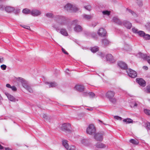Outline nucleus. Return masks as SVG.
<instances>
[{"label": "nucleus", "mask_w": 150, "mask_h": 150, "mask_svg": "<svg viewBox=\"0 0 150 150\" xmlns=\"http://www.w3.org/2000/svg\"><path fill=\"white\" fill-rule=\"evenodd\" d=\"M66 18L65 17L61 16H56L54 17V20L56 23H53L52 27L57 31L59 30V28L61 25H67Z\"/></svg>", "instance_id": "1"}, {"label": "nucleus", "mask_w": 150, "mask_h": 150, "mask_svg": "<svg viewBox=\"0 0 150 150\" xmlns=\"http://www.w3.org/2000/svg\"><path fill=\"white\" fill-rule=\"evenodd\" d=\"M15 80L16 81L21 83L23 87L29 92L31 93L33 92V91L32 88L25 83V81L23 79L20 77L15 78Z\"/></svg>", "instance_id": "2"}, {"label": "nucleus", "mask_w": 150, "mask_h": 150, "mask_svg": "<svg viewBox=\"0 0 150 150\" xmlns=\"http://www.w3.org/2000/svg\"><path fill=\"white\" fill-rule=\"evenodd\" d=\"M115 92L112 91H108L105 94L106 97L108 98L109 100L113 103H115L116 102V99L114 98Z\"/></svg>", "instance_id": "3"}, {"label": "nucleus", "mask_w": 150, "mask_h": 150, "mask_svg": "<svg viewBox=\"0 0 150 150\" xmlns=\"http://www.w3.org/2000/svg\"><path fill=\"white\" fill-rule=\"evenodd\" d=\"M64 8L67 11L71 12H76L78 11L77 7L70 4L66 5L64 6Z\"/></svg>", "instance_id": "4"}, {"label": "nucleus", "mask_w": 150, "mask_h": 150, "mask_svg": "<svg viewBox=\"0 0 150 150\" xmlns=\"http://www.w3.org/2000/svg\"><path fill=\"white\" fill-rule=\"evenodd\" d=\"M86 131L87 134L91 135H93L95 134L96 130L94 125L91 124L87 128Z\"/></svg>", "instance_id": "5"}, {"label": "nucleus", "mask_w": 150, "mask_h": 150, "mask_svg": "<svg viewBox=\"0 0 150 150\" xmlns=\"http://www.w3.org/2000/svg\"><path fill=\"white\" fill-rule=\"evenodd\" d=\"M78 23V21L77 20H75L72 21L71 25H75L74 28V30L77 32H79L82 31V28L80 25H77Z\"/></svg>", "instance_id": "6"}, {"label": "nucleus", "mask_w": 150, "mask_h": 150, "mask_svg": "<svg viewBox=\"0 0 150 150\" xmlns=\"http://www.w3.org/2000/svg\"><path fill=\"white\" fill-rule=\"evenodd\" d=\"M61 129L62 131L70 132L71 129V125L68 123H64L62 125Z\"/></svg>", "instance_id": "7"}, {"label": "nucleus", "mask_w": 150, "mask_h": 150, "mask_svg": "<svg viewBox=\"0 0 150 150\" xmlns=\"http://www.w3.org/2000/svg\"><path fill=\"white\" fill-rule=\"evenodd\" d=\"M138 57L142 58L144 60H146L150 64V56L144 54L141 52L137 54Z\"/></svg>", "instance_id": "8"}, {"label": "nucleus", "mask_w": 150, "mask_h": 150, "mask_svg": "<svg viewBox=\"0 0 150 150\" xmlns=\"http://www.w3.org/2000/svg\"><path fill=\"white\" fill-rule=\"evenodd\" d=\"M126 72L128 75L131 78H134L137 76L136 72L131 69H127Z\"/></svg>", "instance_id": "9"}, {"label": "nucleus", "mask_w": 150, "mask_h": 150, "mask_svg": "<svg viewBox=\"0 0 150 150\" xmlns=\"http://www.w3.org/2000/svg\"><path fill=\"white\" fill-rule=\"evenodd\" d=\"M97 33L99 36L103 37L106 36L107 32L105 29L101 28L98 30Z\"/></svg>", "instance_id": "10"}, {"label": "nucleus", "mask_w": 150, "mask_h": 150, "mask_svg": "<svg viewBox=\"0 0 150 150\" xmlns=\"http://www.w3.org/2000/svg\"><path fill=\"white\" fill-rule=\"evenodd\" d=\"M41 14V11L35 9L32 10L30 12L31 15L34 17L40 16Z\"/></svg>", "instance_id": "11"}, {"label": "nucleus", "mask_w": 150, "mask_h": 150, "mask_svg": "<svg viewBox=\"0 0 150 150\" xmlns=\"http://www.w3.org/2000/svg\"><path fill=\"white\" fill-rule=\"evenodd\" d=\"M118 65L122 69H127V67L125 62L122 61H119L118 62Z\"/></svg>", "instance_id": "12"}, {"label": "nucleus", "mask_w": 150, "mask_h": 150, "mask_svg": "<svg viewBox=\"0 0 150 150\" xmlns=\"http://www.w3.org/2000/svg\"><path fill=\"white\" fill-rule=\"evenodd\" d=\"M94 138L98 141H102L103 140V134L101 133H97L94 136Z\"/></svg>", "instance_id": "13"}, {"label": "nucleus", "mask_w": 150, "mask_h": 150, "mask_svg": "<svg viewBox=\"0 0 150 150\" xmlns=\"http://www.w3.org/2000/svg\"><path fill=\"white\" fill-rule=\"evenodd\" d=\"M5 94L7 97L8 99L10 101L13 102H15L16 101H18V99H16L14 97L10 94L8 93H5Z\"/></svg>", "instance_id": "14"}, {"label": "nucleus", "mask_w": 150, "mask_h": 150, "mask_svg": "<svg viewBox=\"0 0 150 150\" xmlns=\"http://www.w3.org/2000/svg\"><path fill=\"white\" fill-rule=\"evenodd\" d=\"M122 24L126 28L128 29H130L132 27V24L129 21H125L122 22Z\"/></svg>", "instance_id": "15"}, {"label": "nucleus", "mask_w": 150, "mask_h": 150, "mask_svg": "<svg viewBox=\"0 0 150 150\" xmlns=\"http://www.w3.org/2000/svg\"><path fill=\"white\" fill-rule=\"evenodd\" d=\"M141 103L137 101H134L130 103V106L132 108H135L141 106Z\"/></svg>", "instance_id": "16"}, {"label": "nucleus", "mask_w": 150, "mask_h": 150, "mask_svg": "<svg viewBox=\"0 0 150 150\" xmlns=\"http://www.w3.org/2000/svg\"><path fill=\"white\" fill-rule=\"evenodd\" d=\"M14 7L8 6H6L5 11L8 13H11L14 10Z\"/></svg>", "instance_id": "17"}, {"label": "nucleus", "mask_w": 150, "mask_h": 150, "mask_svg": "<svg viewBox=\"0 0 150 150\" xmlns=\"http://www.w3.org/2000/svg\"><path fill=\"white\" fill-rule=\"evenodd\" d=\"M137 82L140 86H144L146 85V82L142 79L137 78L136 79Z\"/></svg>", "instance_id": "18"}, {"label": "nucleus", "mask_w": 150, "mask_h": 150, "mask_svg": "<svg viewBox=\"0 0 150 150\" xmlns=\"http://www.w3.org/2000/svg\"><path fill=\"white\" fill-rule=\"evenodd\" d=\"M74 88L79 92H82L84 90V87L83 85H77L75 86Z\"/></svg>", "instance_id": "19"}, {"label": "nucleus", "mask_w": 150, "mask_h": 150, "mask_svg": "<svg viewBox=\"0 0 150 150\" xmlns=\"http://www.w3.org/2000/svg\"><path fill=\"white\" fill-rule=\"evenodd\" d=\"M96 147L100 149H103L106 147V146L105 144L101 142L97 143L96 144Z\"/></svg>", "instance_id": "20"}, {"label": "nucleus", "mask_w": 150, "mask_h": 150, "mask_svg": "<svg viewBox=\"0 0 150 150\" xmlns=\"http://www.w3.org/2000/svg\"><path fill=\"white\" fill-rule=\"evenodd\" d=\"M112 21L116 23L118 25H122V22L120 21V19L116 17H114L113 18Z\"/></svg>", "instance_id": "21"}, {"label": "nucleus", "mask_w": 150, "mask_h": 150, "mask_svg": "<svg viewBox=\"0 0 150 150\" xmlns=\"http://www.w3.org/2000/svg\"><path fill=\"white\" fill-rule=\"evenodd\" d=\"M106 58L107 61L109 62L113 61V58L112 55L111 54H108L106 56Z\"/></svg>", "instance_id": "22"}, {"label": "nucleus", "mask_w": 150, "mask_h": 150, "mask_svg": "<svg viewBox=\"0 0 150 150\" xmlns=\"http://www.w3.org/2000/svg\"><path fill=\"white\" fill-rule=\"evenodd\" d=\"M103 45L105 46H107L109 45L110 43V42L106 39H104L102 40Z\"/></svg>", "instance_id": "23"}, {"label": "nucleus", "mask_w": 150, "mask_h": 150, "mask_svg": "<svg viewBox=\"0 0 150 150\" xmlns=\"http://www.w3.org/2000/svg\"><path fill=\"white\" fill-rule=\"evenodd\" d=\"M60 33L63 35L65 36L68 35V34L65 29L62 28L61 29L60 31Z\"/></svg>", "instance_id": "24"}, {"label": "nucleus", "mask_w": 150, "mask_h": 150, "mask_svg": "<svg viewBox=\"0 0 150 150\" xmlns=\"http://www.w3.org/2000/svg\"><path fill=\"white\" fill-rule=\"evenodd\" d=\"M81 143L83 145L86 146H88L89 145V142L88 140L86 139H83L81 141Z\"/></svg>", "instance_id": "25"}, {"label": "nucleus", "mask_w": 150, "mask_h": 150, "mask_svg": "<svg viewBox=\"0 0 150 150\" xmlns=\"http://www.w3.org/2000/svg\"><path fill=\"white\" fill-rule=\"evenodd\" d=\"M31 11L27 8H25L23 9L22 12L24 14H28L30 13V14Z\"/></svg>", "instance_id": "26"}, {"label": "nucleus", "mask_w": 150, "mask_h": 150, "mask_svg": "<svg viewBox=\"0 0 150 150\" xmlns=\"http://www.w3.org/2000/svg\"><path fill=\"white\" fill-rule=\"evenodd\" d=\"M82 17L84 19L87 20L90 19L92 17L91 15L85 14H83Z\"/></svg>", "instance_id": "27"}, {"label": "nucleus", "mask_w": 150, "mask_h": 150, "mask_svg": "<svg viewBox=\"0 0 150 150\" xmlns=\"http://www.w3.org/2000/svg\"><path fill=\"white\" fill-rule=\"evenodd\" d=\"M83 8L88 11H90L92 9V7L91 5L89 4L84 6H83Z\"/></svg>", "instance_id": "28"}, {"label": "nucleus", "mask_w": 150, "mask_h": 150, "mask_svg": "<svg viewBox=\"0 0 150 150\" xmlns=\"http://www.w3.org/2000/svg\"><path fill=\"white\" fill-rule=\"evenodd\" d=\"M62 145L66 149L69 146L67 143V141L65 140H62Z\"/></svg>", "instance_id": "29"}, {"label": "nucleus", "mask_w": 150, "mask_h": 150, "mask_svg": "<svg viewBox=\"0 0 150 150\" xmlns=\"http://www.w3.org/2000/svg\"><path fill=\"white\" fill-rule=\"evenodd\" d=\"M47 84H49V87H55L57 85V83L55 82H51L49 83L48 82L46 83Z\"/></svg>", "instance_id": "30"}, {"label": "nucleus", "mask_w": 150, "mask_h": 150, "mask_svg": "<svg viewBox=\"0 0 150 150\" xmlns=\"http://www.w3.org/2000/svg\"><path fill=\"white\" fill-rule=\"evenodd\" d=\"M98 50V47L97 46H95L94 47H92L91 48V51L93 53L96 52Z\"/></svg>", "instance_id": "31"}, {"label": "nucleus", "mask_w": 150, "mask_h": 150, "mask_svg": "<svg viewBox=\"0 0 150 150\" xmlns=\"http://www.w3.org/2000/svg\"><path fill=\"white\" fill-rule=\"evenodd\" d=\"M123 121L126 122V123H130L132 122L133 120L130 118H127L124 119L123 120Z\"/></svg>", "instance_id": "32"}, {"label": "nucleus", "mask_w": 150, "mask_h": 150, "mask_svg": "<svg viewBox=\"0 0 150 150\" xmlns=\"http://www.w3.org/2000/svg\"><path fill=\"white\" fill-rule=\"evenodd\" d=\"M144 39L146 40H150V35L145 33L143 37Z\"/></svg>", "instance_id": "33"}, {"label": "nucleus", "mask_w": 150, "mask_h": 150, "mask_svg": "<svg viewBox=\"0 0 150 150\" xmlns=\"http://www.w3.org/2000/svg\"><path fill=\"white\" fill-rule=\"evenodd\" d=\"M127 11L128 13H130L134 17H136L137 16L135 13L130 9H127Z\"/></svg>", "instance_id": "34"}, {"label": "nucleus", "mask_w": 150, "mask_h": 150, "mask_svg": "<svg viewBox=\"0 0 150 150\" xmlns=\"http://www.w3.org/2000/svg\"><path fill=\"white\" fill-rule=\"evenodd\" d=\"M102 13L104 15L109 16L110 14V12L107 10H105L102 11Z\"/></svg>", "instance_id": "35"}, {"label": "nucleus", "mask_w": 150, "mask_h": 150, "mask_svg": "<svg viewBox=\"0 0 150 150\" xmlns=\"http://www.w3.org/2000/svg\"><path fill=\"white\" fill-rule=\"evenodd\" d=\"M145 33L143 31L140 30V31H138L137 34H138V35L140 37H143L144 36V35L145 34Z\"/></svg>", "instance_id": "36"}, {"label": "nucleus", "mask_w": 150, "mask_h": 150, "mask_svg": "<svg viewBox=\"0 0 150 150\" xmlns=\"http://www.w3.org/2000/svg\"><path fill=\"white\" fill-rule=\"evenodd\" d=\"M45 16L46 17L49 18H52L54 17V15L53 14L51 13H46L45 14Z\"/></svg>", "instance_id": "37"}, {"label": "nucleus", "mask_w": 150, "mask_h": 150, "mask_svg": "<svg viewBox=\"0 0 150 150\" xmlns=\"http://www.w3.org/2000/svg\"><path fill=\"white\" fill-rule=\"evenodd\" d=\"M129 141L130 142L134 144H137L139 143V142L138 140H135L132 139L130 140Z\"/></svg>", "instance_id": "38"}, {"label": "nucleus", "mask_w": 150, "mask_h": 150, "mask_svg": "<svg viewBox=\"0 0 150 150\" xmlns=\"http://www.w3.org/2000/svg\"><path fill=\"white\" fill-rule=\"evenodd\" d=\"M88 95L91 98H95L96 97L95 94L92 92H89Z\"/></svg>", "instance_id": "39"}, {"label": "nucleus", "mask_w": 150, "mask_h": 150, "mask_svg": "<svg viewBox=\"0 0 150 150\" xmlns=\"http://www.w3.org/2000/svg\"><path fill=\"white\" fill-rule=\"evenodd\" d=\"M75 147L74 146H68L67 148H66L67 150H75Z\"/></svg>", "instance_id": "40"}, {"label": "nucleus", "mask_w": 150, "mask_h": 150, "mask_svg": "<svg viewBox=\"0 0 150 150\" xmlns=\"http://www.w3.org/2000/svg\"><path fill=\"white\" fill-rule=\"evenodd\" d=\"M6 6V5H4L2 4H0V10L2 11H5Z\"/></svg>", "instance_id": "41"}, {"label": "nucleus", "mask_w": 150, "mask_h": 150, "mask_svg": "<svg viewBox=\"0 0 150 150\" xmlns=\"http://www.w3.org/2000/svg\"><path fill=\"white\" fill-rule=\"evenodd\" d=\"M14 10L13 12H14L16 14H18L20 12V9L17 8L16 7H14Z\"/></svg>", "instance_id": "42"}, {"label": "nucleus", "mask_w": 150, "mask_h": 150, "mask_svg": "<svg viewBox=\"0 0 150 150\" xmlns=\"http://www.w3.org/2000/svg\"><path fill=\"white\" fill-rule=\"evenodd\" d=\"M144 112L146 115H150V110L147 109H144Z\"/></svg>", "instance_id": "43"}, {"label": "nucleus", "mask_w": 150, "mask_h": 150, "mask_svg": "<svg viewBox=\"0 0 150 150\" xmlns=\"http://www.w3.org/2000/svg\"><path fill=\"white\" fill-rule=\"evenodd\" d=\"M132 31L135 34H137L138 32V30L134 27L133 28H132Z\"/></svg>", "instance_id": "44"}, {"label": "nucleus", "mask_w": 150, "mask_h": 150, "mask_svg": "<svg viewBox=\"0 0 150 150\" xmlns=\"http://www.w3.org/2000/svg\"><path fill=\"white\" fill-rule=\"evenodd\" d=\"M145 26L147 30L150 31V23H148L145 25Z\"/></svg>", "instance_id": "45"}, {"label": "nucleus", "mask_w": 150, "mask_h": 150, "mask_svg": "<svg viewBox=\"0 0 150 150\" xmlns=\"http://www.w3.org/2000/svg\"><path fill=\"white\" fill-rule=\"evenodd\" d=\"M145 91L146 92L150 93V85H149L146 87Z\"/></svg>", "instance_id": "46"}, {"label": "nucleus", "mask_w": 150, "mask_h": 150, "mask_svg": "<svg viewBox=\"0 0 150 150\" xmlns=\"http://www.w3.org/2000/svg\"><path fill=\"white\" fill-rule=\"evenodd\" d=\"M146 128L147 129L150 130V123L147 122L146 124Z\"/></svg>", "instance_id": "47"}, {"label": "nucleus", "mask_w": 150, "mask_h": 150, "mask_svg": "<svg viewBox=\"0 0 150 150\" xmlns=\"http://www.w3.org/2000/svg\"><path fill=\"white\" fill-rule=\"evenodd\" d=\"M1 68L3 70H5L6 68V66L4 64L2 65L1 66Z\"/></svg>", "instance_id": "48"}, {"label": "nucleus", "mask_w": 150, "mask_h": 150, "mask_svg": "<svg viewBox=\"0 0 150 150\" xmlns=\"http://www.w3.org/2000/svg\"><path fill=\"white\" fill-rule=\"evenodd\" d=\"M82 95L83 96H87L89 95V93H87L86 92H83L82 93Z\"/></svg>", "instance_id": "49"}, {"label": "nucleus", "mask_w": 150, "mask_h": 150, "mask_svg": "<svg viewBox=\"0 0 150 150\" xmlns=\"http://www.w3.org/2000/svg\"><path fill=\"white\" fill-rule=\"evenodd\" d=\"M114 118L117 119V120H121L122 119V118L120 117L117 116H115L114 117Z\"/></svg>", "instance_id": "50"}, {"label": "nucleus", "mask_w": 150, "mask_h": 150, "mask_svg": "<svg viewBox=\"0 0 150 150\" xmlns=\"http://www.w3.org/2000/svg\"><path fill=\"white\" fill-rule=\"evenodd\" d=\"M129 45L127 44H125L124 49L125 50H127L129 49Z\"/></svg>", "instance_id": "51"}, {"label": "nucleus", "mask_w": 150, "mask_h": 150, "mask_svg": "<svg viewBox=\"0 0 150 150\" xmlns=\"http://www.w3.org/2000/svg\"><path fill=\"white\" fill-rule=\"evenodd\" d=\"M137 3L139 6L142 5V1L141 0H137Z\"/></svg>", "instance_id": "52"}, {"label": "nucleus", "mask_w": 150, "mask_h": 150, "mask_svg": "<svg viewBox=\"0 0 150 150\" xmlns=\"http://www.w3.org/2000/svg\"><path fill=\"white\" fill-rule=\"evenodd\" d=\"M21 26L23 27V28L27 29L28 30H30V26H26V25H21Z\"/></svg>", "instance_id": "53"}, {"label": "nucleus", "mask_w": 150, "mask_h": 150, "mask_svg": "<svg viewBox=\"0 0 150 150\" xmlns=\"http://www.w3.org/2000/svg\"><path fill=\"white\" fill-rule=\"evenodd\" d=\"M11 88L12 90L14 91H16L17 90L16 87L14 86H13L11 87Z\"/></svg>", "instance_id": "54"}, {"label": "nucleus", "mask_w": 150, "mask_h": 150, "mask_svg": "<svg viewBox=\"0 0 150 150\" xmlns=\"http://www.w3.org/2000/svg\"><path fill=\"white\" fill-rule=\"evenodd\" d=\"M98 54L102 57H104L105 56L104 54L103 53L101 52H98Z\"/></svg>", "instance_id": "55"}, {"label": "nucleus", "mask_w": 150, "mask_h": 150, "mask_svg": "<svg viewBox=\"0 0 150 150\" xmlns=\"http://www.w3.org/2000/svg\"><path fill=\"white\" fill-rule=\"evenodd\" d=\"M62 52L65 54H68V52L66 51V50H65V49H64L63 48H62Z\"/></svg>", "instance_id": "56"}, {"label": "nucleus", "mask_w": 150, "mask_h": 150, "mask_svg": "<svg viewBox=\"0 0 150 150\" xmlns=\"http://www.w3.org/2000/svg\"><path fill=\"white\" fill-rule=\"evenodd\" d=\"M3 100V98L2 97H1V95L0 94V105L2 104V103L1 101V100Z\"/></svg>", "instance_id": "57"}, {"label": "nucleus", "mask_w": 150, "mask_h": 150, "mask_svg": "<svg viewBox=\"0 0 150 150\" xmlns=\"http://www.w3.org/2000/svg\"><path fill=\"white\" fill-rule=\"evenodd\" d=\"M42 117L43 118L45 119H47V116L46 115V114H44L43 115H42Z\"/></svg>", "instance_id": "58"}, {"label": "nucleus", "mask_w": 150, "mask_h": 150, "mask_svg": "<svg viewBox=\"0 0 150 150\" xmlns=\"http://www.w3.org/2000/svg\"><path fill=\"white\" fill-rule=\"evenodd\" d=\"M97 25V23L96 22H94L93 23H92V26L93 27H95L96 25Z\"/></svg>", "instance_id": "59"}, {"label": "nucleus", "mask_w": 150, "mask_h": 150, "mask_svg": "<svg viewBox=\"0 0 150 150\" xmlns=\"http://www.w3.org/2000/svg\"><path fill=\"white\" fill-rule=\"evenodd\" d=\"M6 87L8 88H11V86L10 84H6Z\"/></svg>", "instance_id": "60"}, {"label": "nucleus", "mask_w": 150, "mask_h": 150, "mask_svg": "<svg viewBox=\"0 0 150 150\" xmlns=\"http://www.w3.org/2000/svg\"><path fill=\"white\" fill-rule=\"evenodd\" d=\"M143 68L145 70H147L148 69V67L146 66H144L143 67Z\"/></svg>", "instance_id": "61"}, {"label": "nucleus", "mask_w": 150, "mask_h": 150, "mask_svg": "<svg viewBox=\"0 0 150 150\" xmlns=\"http://www.w3.org/2000/svg\"><path fill=\"white\" fill-rule=\"evenodd\" d=\"M87 110H88L92 111L93 110V108H87Z\"/></svg>", "instance_id": "62"}, {"label": "nucleus", "mask_w": 150, "mask_h": 150, "mask_svg": "<svg viewBox=\"0 0 150 150\" xmlns=\"http://www.w3.org/2000/svg\"><path fill=\"white\" fill-rule=\"evenodd\" d=\"M5 150H12L11 149L8 147V148H5Z\"/></svg>", "instance_id": "63"}, {"label": "nucleus", "mask_w": 150, "mask_h": 150, "mask_svg": "<svg viewBox=\"0 0 150 150\" xmlns=\"http://www.w3.org/2000/svg\"><path fill=\"white\" fill-rule=\"evenodd\" d=\"M4 149V147L0 144V149L1 150Z\"/></svg>", "instance_id": "64"}]
</instances>
